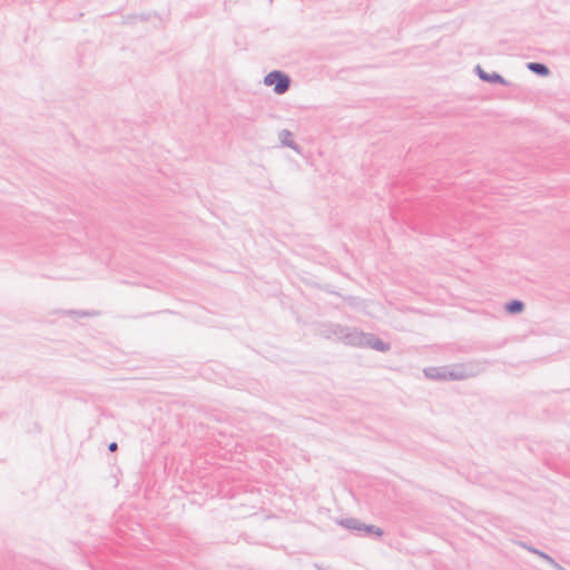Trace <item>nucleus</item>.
Listing matches in <instances>:
<instances>
[{"instance_id":"obj_7","label":"nucleus","mask_w":570,"mask_h":570,"mask_svg":"<svg viewBox=\"0 0 570 570\" xmlns=\"http://www.w3.org/2000/svg\"><path fill=\"white\" fill-rule=\"evenodd\" d=\"M364 347H371L379 352H387L391 350V344L382 341L373 333H366V338L364 341Z\"/></svg>"},{"instance_id":"obj_6","label":"nucleus","mask_w":570,"mask_h":570,"mask_svg":"<svg viewBox=\"0 0 570 570\" xmlns=\"http://www.w3.org/2000/svg\"><path fill=\"white\" fill-rule=\"evenodd\" d=\"M518 544L520 547H522L523 549H525L527 551L533 553V554H537L541 558V560H544L547 561L552 568H554L556 570H566V568H563L561 564H559L551 556H549L548 553L532 547L531 544L527 543V542H518Z\"/></svg>"},{"instance_id":"obj_10","label":"nucleus","mask_w":570,"mask_h":570,"mask_svg":"<svg viewBox=\"0 0 570 570\" xmlns=\"http://www.w3.org/2000/svg\"><path fill=\"white\" fill-rule=\"evenodd\" d=\"M279 140L282 145L293 149L296 153H301V147L294 141L293 134L288 129H283L279 132Z\"/></svg>"},{"instance_id":"obj_3","label":"nucleus","mask_w":570,"mask_h":570,"mask_svg":"<svg viewBox=\"0 0 570 570\" xmlns=\"http://www.w3.org/2000/svg\"><path fill=\"white\" fill-rule=\"evenodd\" d=\"M344 334L340 342L344 343L348 346L354 347H364V341L366 338V333L363 331H360L356 327H351L345 325Z\"/></svg>"},{"instance_id":"obj_14","label":"nucleus","mask_w":570,"mask_h":570,"mask_svg":"<svg viewBox=\"0 0 570 570\" xmlns=\"http://www.w3.org/2000/svg\"><path fill=\"white\" fill-rule=\"evenodd\" d=\"M108 450H109L110 452H116V451L118 450V444H117V442H110V443L108 444Z\"/></svg>"},{"instance_id":"obj_1","label":"nucleus","mask_w":570,"mask_h":570,"mask_svg":"<svg viewBox=\"0 0 570 570\" xmlns=\"http://www.w3.org/2000/svg\"><path fill=\"white\" fill-rule=\"evenodd\" d=\"M335 523L357 537L381 538L384 534L383 529L380 527L374 524H366L354 517L336 519Z\"/></svg>"},{"instance_id":"obj_13","label":"nucleus","mask_w":570,"mask_h":570,"mask_svg":"<svg viewBox=\"0 0 570 570\" xmlns=\"http://www.w3.org/2000/svg\"><path fill=\"white\" fill-rule=\"evenodd\" d=\"M100 312L97 309L83 311V309H73V318H81L86 316L95 317L99 316Z\"/></svg>"},{"instance_id":"obj_8","label":"nucleus","mask_w":570,"mask_h":570,"mask_svg":"<svg viewBox=\"0 0 570 570\" xmlns=\"http://www.w3.org/2000/svg\"><path fill=\"white\" fill-rule=\"evenodd\" d=\"M445 366V381H461L469 377V374L465 372L463 365L454 364L452 366Z\"/></svg>"},{"instance_id":"obj_12","label":"nucleus","mask_w":570,"mask_h":570,"mask_svg":"<svg viewBox=\"0 0 570 570\" xmlns=\"http://www.w3.org/2000/svg\"><path fill=\"white\" fill-rule=\"evenodd\" d=\"M527 68L528 70L540 77H548L550 75L549 67L542 62H528Z\"/></svg>"},{"instance_id":"obj_9","label":"nucleus","mask_w":570,"mask_h":570,"mask_svg":"<svg viewBox=\"0 0 570 570\" xmlns=\"http://www.w3.org/2000/svg\"><path fill=\"white\" fill-rule=\"evenodd\" d=\"M445 366H430L423 370L425 377L433 381H445Z\"/></svg>"},{"instance_id":"obj_4","label":"nucleus","mask_w":570,"mask_h":570,"mask_svg":"<svg viewBox=\"0 0 570 570\" xmlns=\"http://www.w3.org/2000/svg\"><path fill=\"white\" fill-rule=\"evenodd\" d=\"M344 331H346L345 325L342 324L332 322L321 324V334L328 340L332 337H336L338 341H341Z\"/></svg>"},{"instance_id":"obj_5","label":"nucleus","mask_w":570,"mask_h":570,"mask_svg":"<svg viewBox=\"0 0 570 570\" xmlns=\"http://www.w3.org/2000/svg\"><path fill=\"white\" fill-rule=\"evenodd\" d=\"M474 71L478 77L485 82L509 86V82L497 71L489 73L483 70L480 65L474 68Z\"/></svg>"},{"instance_id":"obj_2","label":"nucleus","mask_w":570,"mask_h":570,"mask_svg":"<svg viewBox=\"0 0 570 570\" xmlns=\"http://www.w3.org/2000/svg\"><path fill=\"white\" fill-rule=\"evenodd\" d=\"M291 77L282 70H273L264 77V85L272 87L275 94L283 95L291 87Z\"/></svg>"},{"instance_id":"obj_11","label":"nucleus","mask_w":570,"mask_h":570,"mask_svg":"<svg viewBox=\"0 0 570 570\" xmlns=\"http://www.w3.org/2000/svg\"><path fill=\"white\" fill-rule=\"evenodd\" d=\"M525 304L521 299H511L504 304V311L508 314L515 315L520 314L524 311Z\"/></svg>"}]
</instances>
